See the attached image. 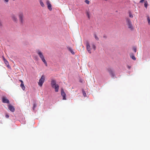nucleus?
I'll return each mask as SVG.
<instances>
[{
	"instance_id": "3",
	"label": "nucleus",
	"mask_w": 150,
	"mask_h": 150,
	"mask_svg": "<svg viewBox=\"0 0 150 150\" xmlns=\"http://www.w3.org/2000/svg\"><path fill=\"white\" fill-rule=\"evenodd\" d=\"M126 21L128 26L129 28L131 30H133V27L131 24V22L130 19L129 18H127L126 19Z\"/></svg>"
},
{
	"instance_id": "27",
	"label": "nucleus",
	"mask_w": 150,
	"mask_h": 150,
	"mask_svg": "<svg viewBox=\"0 0 150 150\" xmlns=\"http://www.w3.org/2000/svg\"><path fill=\"white\" fill-rule=\"evenodd\" d=\"M129 17H130L131 18L133 17V15H132V14L130 12L129 13Z\"/></svg>"
},
{
	"instance_id": "19",
	"label": "nucleus",
	"mask_w": 150,
	"mask_h": 150,
	"mask_svg": "<svg viewBox=\"0 0 150 150\" xmlns=\"http://www.w3.org/2000/svg\"><path fill=\"white\" fill-rule=\"evenodd\" d=\"M144 6L145 8H147V6H148V4L147 1H144Z\"/></svg>"
},
{
	"instance_id": "32",
	"label": "nucleus",
	"mask_w": 150,
	"mask_h": 150,
	"mask_svg": "<svg viewBox=\"0 0 150 150\" xmlns=\"http://www.w3.org/2000/svg\"><path fill=\"white\" fill-rule=\"evenodd\" d=\"M19 81L21 82V83H23V82L22 80H19Z\"/></svg>"
},
{
	"instance_id": "15",
	"label": "nucleus",
	"mask_w": 150,
	"mask_h": 150,
	"mask_svg": "<svg viewBox=\"0 0 150 150\" xmlns=\"http://www.w3.org/2000/svg\"><path fill=\"white\" fill-rule=\"evenodd\" d=\"M86 14L87 16L88 17L89 19L90 18V12L88 11H86Z\"/></svg>"
},
{
	"instance_id": "13",
	"label": "nucleus",
	"mask_w": 150,
	"mask_h": 150,
	"mask_svg": "<svg viewBox=\"0 0 150 150\" xmlns=\"http://www.w3.org/2000/svg\"><path fill=\"white\" fill-rule=\"evenodd\" d=\"M51 86L52 87L57 84L56 81L54 80H52L51 81Z\"/></svg>"
},
{
	"instance_id": "33",
	"label": "nucleus",
	"mask_w": 150,
	"mask_h": 150,
	"mask_svg": "<svg viewBox=\"0 0 150 150\" xmlns=\"http://www.w3.org/2000/svg\"><path fill=\"white\" fill-rule=\"evenodd\" d=\"M0 26H2V22L0 23Z\"/></svg>"
},
{
	"instance_id": "34",
	"label": "nucleus",
	"mask_w": 150,
	"mask_h": 150,
	"mask_svg": "<svg viewBox=\"0 0 150 150\" xmlns=\"http://www.w3.org/2000/svg\"><path fill=\"white\" fill-rule=\"evenodd\" d=\"M6 2H8V0H4Z\"/></svg>"
},
{
	"instance_id": "17",
	"label": "nucleus",
	"mask_w": 150,
	"mask_h": 150,
	"mask_svg": "<svg viewBox=\"0 0 150 150\" xmlns=\"http://www.w3.org/2000/svg\"><path fill=\"white\" fill-rule=\"evenodd\" d=\"M68 50L73 54H74V52L71 48L70 47H69L68 48Z\"/></svg>"
},
{
	"instance_id": "12",
	"label": "nucleus",
	"mask_w": 150,
	"mask_h": 150,
	"mask_svg": "<svg viewBox=\"0 0 150 150\" xmlns=\"http://www.w3.org/2000/svg\"><path fill=\"white\" fill-rule=\"evenodd\" d=\"M108 71L110 75L112 76V77H114L115 76V75L114 73L111 69H108Z\"/></svg>"
},
{
	"instance_id": "29",
	"label": "nucleus",
	"mask_w": 150,
	"mask_h": 150,
	"mask_svg": "<svg viewBox=\"0 0 150 150\" xmlns=\"http://www.w3.org/2000/svg\"><path fill=\"white\" fill-rule=\"evenodd\" d=\"M2 58H3V60L4 62L6 60V59H5V58H4V56L2 57Z\"/></svg>"
},
{
	"instance_id": "24",
	"label": "nucleus",
	"mask_w": 150,
	"mask_h": 150,
	"mask_svg": "<svg viewBox=\"0 0 150 150\" xmlns=\"http://www.w3.org/2000/svg\"><path fill=\"white\" fill-rule=\"evenodd\" d=\"M85 2L87 4H89V3H90V2L88 0H86L85 1Z\"/></svg>"
},
{
	"instance_id": "14",
	"label": "nucleus",
	"mask_w": 150,
	"mask_h": 150,
	"mask_svg": "<svg viewBox=\"0 0 150 150\" xmlns=\"http://www.w3.org/2000/svg\"><path fill=\"white\" fill-rule=\"evenodd\" d=\"M130 56L131 58H132L133 60H135L136 59V58L135 57L134 54L132 53L130 54Z\"/></svg>"
},
{
	"instance_id": "30",
	"label": "nucleus",
	"mask_w": 150,
	"mask_h": 150,
	"mask_svg": "<svg viewBox=\"0 0 150 150\" xmlns=\"http://www.w3.org/2000/svg\"><path fill=\"white\" fill-rule=\"evenodd\" d=\"M2 58H3V60L4 62L6 60V59H5V58H4V56L2 57Z\"/></svg>"
},
{
	"instance_id": "16",
	"label": "nucleus",
	"mask_w": 150,
	"mask_h": 150,
	"mask_svg": "<svg viewBox=\"0 0 150 150\" xmlns=\"http://www.w3.org/2000/svg\"><path fill=\"white\" fill-rule=\"evenodd\" d=\"M20 86L21 87L22 89L24 91L25 89V87L24 86V83H21Z\"/></svg>"
},
{
	"instance_id": "23",
	"label": "nucleus",
	"mask_w": 150,
	"mask_h": 150,
	"mask_svg": "<svg viewBox=\"0 0 150 150\" xmlns=\"http://www.w3.org/2000/svg\"><path fill=\"white\" fill-rule=\"evenodd\" d=\"M82 93H83V96L84 97H85L86 96V93H85V91H84L83 90Z\"/></svg>"
},
{
	"instance_id": "21",
	"label": "nucleus",
	"mask_w": 150,
	"mask_h": 150,
	"mask_svg": "<svg viewBox=\"0 0 150 150\" xmlns=\"http://www.w3.org/2000/svg\"><path fill=\"white\" fill-rule=\"evenodd\" d=\"M92 47L93 49L94 50H95L96 47L95 45L94 44H92Z\"/></svg>"
},
{
	"instance_id": "26",
	"label": "nucleus",
	"mask_w": 150,
	"mask_h": 150,
	"mask_svg": "<svg viewBox=\"0 0 150 150\" xmlns=\"http://www.w3.org/2000/svg\"><path fill=\"white\" fill-rule=\"evenodd\" d=\"M94 36L95 38L96 39V40H98V38L97 36L96 35V34L94 35Z\"/></svg>"
},
{
	"instance_id": "9",
	"label": "nucleus",
	"mask_w": 150,
	"mask_h": 150,
	"mask_svg": "<svg viewBox=\"0 0 150 150\" xmlns=\"http://www.w3.org/2000/svg\"><path fill=\"white\" fill-rule=\"evenodd\" d=\"M86 46L87 50L88 51V53H91V47L89 45V44L88 42H87L86 43Z\"/></svg>"
},
{
	"instance_id": "28",
	"label": "nucleus",
	"mask_w": 150,
	"mask_h": 150,
	"mask_svg": "<svg viewBox=\"0 0 150 150\" xmlns=\"http://www.w3.org/2000/svg\"><path fill=\"white\" fill-rule=\"evenodd\" d=\"M144 0H141L139 1V3H142L144 1Z\"/></svg>"
},
{
	"instance_id": "2",
	"label": "nucleus",
	"mask_w": 150,
	"mask_h": 150,
	"mask_svg": "<svg viewBox=\"0 0 150 150\" xmlns=\"http://www.w3.org/2000/svg\"><path fill=\"white\" fill-rule=\"evenodd\" d=\"M18 16L20 23L23 24L24 22L23 13L22 12H20L18 13Z\"/></svg>"
},
{
	"instance_id": "37",
	"label": "nucleus",
	"mask_w": 150,
	"mask_h": 150,
	"mask_svg": "<svg viewBox=\"0 0 150 150\" xmlns=\"http://www.w3.org/2000/svg\"><path fill=\"white\" fill-rule=\"evenodd\" d=\"M105 0V1H107L108 0Z\"/></svg>"
},
{
	"instance_id": "20",
	"label": "nucleus",
	"mask_w": 150,
	"mask_h": 150,
	"mask_svg": "<svg viewBox=\"0 0 150 150\" xmlns=\"http://www.w3.org/2000/svg\"><path fill=\"white\" fill-rule=\"evenodd\" d=\"M4 62L5 64H6V65L7 66H8L9 65L8 62L6 60L4 61Z\"/></svg>"
},
{
	"instance_id": "8",
	"label": "nucleus",
	"mask_w": 150,
	"mask_h": 150,
	"mask_svg": "<svg viewBox=\"0 0 150 150\" xmlns=\"http://www.w3.org/2000/svg\"><path fill=\"white\" fill-rule=\"evenodd\" d=\"M2 102L4 103L9 104L10 103L9 100L6 97H3L2 98Z\"/></svg>"
},
{
	"instance_id": "25",
	"label": "nucleus",
	"mask_w": 150,
	"mask_h": 150,
	"mask_svg": "<svg viewBox=\"0 0 150 150\" xmlns=\"http://www.w3.org/2000/svg\"><path fill=\"white\" fill-rule=\"evenodd\" d=\"M36 107V105L35 104H33V110H34L35 108Z\"/></svg>"
},
{
	"instance_id": "36",
	"label": "nucleus",
	"mask_w": 150,
	"mask_h": 150,
	"mask_svg": "<svg viewBox=\"0 0 150 150\" xmlns=\"http://www.w3.org/2000/svg\"><path fill=\"white\" fill-rule=\"evenodd\" d=\"M1 21H0V23H1Z\"/></svg>"
},
{
	"instance_id": "35",
	"label": "nucleus",
	"mask_w": 150,
	"mask_h": 150,
	"mask_svg": "<svg viewBox=\"0 0 150 150\" xmlns=\"http://www.w3.org/2000/svg\"><path fill=\"white\" fill-rule=\"evenodd\" d=\"M128 67V68H129H129H130V67Z\"/></svg>"
},
{
	"instance_id": "10",
	"label": "nucleus",
	"mask_w": 150,
	"mask_h": 150,
	"mask_svg": "<svg viewBox=\"0 0 150 150\" xmlns=\"http://www.w3.org/2000/svg\"><path fill=\"white\" fill-rule=\"evenodd\" d=\"M8 109L12 112H14L15 109L14 107L12 105L9 104L8 105Z\"/></svg>"
},
{
	"instance_id": "11",
	"label": "nucleus",
	"mask_w": 150,
	"mask_h": 150,
	"mask_svg": "<svg viewBox=\"0 0 150 150\" xmlns=\"http://www.w3.org/2000/svg\"><path fill=\"white\" fill-rule=\"evenodd\" d=\"M52 87L53 88H54L55 91V92H57L58 91L59 87V85L57 84L54 85V86H52Z\"/></svg>"
},
{
	"instance_id": "1",
	"label": "nucleus",
	"mask_w": 150,
	"mask_h": 150,
	"mask_svg": "<svg viewBox=\"0 0 150 150\" xmlns=\"http://www.w3.org/2000/svg\"><path fill=\"white\" fill-rule=\"evenodd\" d=\"M37 53L39 56L40 57L42 61L45 64V65L47 67V62L45 59L44 57L42 52L41 51L38 50L37 51Z\"/></svg>"
},
{
	"instance_id": "22",
	"label": "nucleus",
	"mask_w": 150,
	"mask_h": 150,
	"mask_svg": "<svg viewBox=\"0 0 150 150\" xmlns=\"http://www.w3.org/2000/svg\"><path fill=\"white\" fill-rule=\"evenodd\" d=\"M133 50L136 52L137 51V48L135 47H134L133 48Z\"/></svg>"
},
{
	"instance_id": "31",
	"label": "nucleus",
	"mask_w": 150,
	"mask_h": 150,
	"mask_svg": "<svg viewBox=\"0 0 150 150\" xmlns=\"http://www.w3.org/2000/svg\"><path fill=\"white\" fill-rule=\"evenodd\" d=\"M5 117L6 118H8L9 117V116L7 114L6 115Z\"/></svg>"
},
{
	"instance_id": "4",
	"label": "nucleus",
	"mask_w": 150,
	"mask_h": 150,
	"mask_svg": "<svg viewBox=\"0 0 150 150\" xmlns=\"http://www.w3.org/2000/svg\"><path fill=\"white\" fill-rule=\"evenodd\" d=\"M45 80V76L44 75H42L40 79L39 80V81L38 83V85L40 86H42L43 85V83L44 82Z\"/></svg>"
},
{
	"instance_id": "5",
	"label": "nucleus",
	"mask_w": 150,
	"mask_h": 150,
	"mask_svg": "<svg viewBox=\"0 0 150 150\" xmlns=\"http://www.w3.org/2000/svg\"><path fill=\"white\" fill-rule=\"evenodd\" d=\"M11 18L13 22L14 23H17L18 21V19L17 16L14 14H12L11 15Z\"/></svg>"
},
{
	"instance_id": "18",
	"label": "nucleus",
	"mask_w": 150,
	"mask_h": 150,
	"mask_svg": "<svg viewBox=\"0 0 150 150\" xmlns=\"http://www.w3.org/2000/svg\"><path fill=\"white\" fill-rule=\"evenodd\" d=\"M40 4L42 7H44L45 6V5L42 1L40 0Z\"/></svg>"
},
{
	"instance_id": "7",
	"label": "nucleus",
	"mask_w": 150,
	"mask_h": 150,
	"mask_svg": "<svg viewBox=\"0 0 150 150\" xmlns=\"http://www.w3.org/2000/svg\"><path fill=\"white\" fill-rule=\"evenodd\" d=\"M61 94L62 96L63 97V100H66V95L63 88L61 89Z\"/></svg>"
},
{
	"instance_id": "6",
	"label": "nucleus",
	"mask_w": 150,
	"mask_h": 150,
	"mask_svg": "<svg viewBox=\"0 0 150 150\" xmlns=\"http://www.w3.org/2000/svg\"><path fill=\"white\" fill-rule=\"evenodd\" d=\"M46 3L48 8L50 11H51L52 10V8L50 1L48 0H47Z\"/></svg>"
}]
</instances>
